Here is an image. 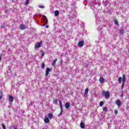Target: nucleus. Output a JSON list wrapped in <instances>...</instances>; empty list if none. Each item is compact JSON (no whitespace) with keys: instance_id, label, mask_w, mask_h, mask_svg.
<instances>
[{"instance_id":"nucleus-1","label":"nucleus","mask_w":129,"mask_h":129,"mask_svg":"<svg viewBox=\"0 0 129 129\" xmlns=\"http://www.w3.org/2000/svg\"><path fill=\"white\" fill-rule=\"evenodd\" d=\"M125 75L123 74L122 75V78L121 77H120L118 79V82L120 84H121V81H122V85L121 87V89L122 90L123 89V87H124V83L125 82Z\"/></svg>"},{"instance_id":"nucleus-2","label":"nucleus","mask_w":129,"mask_h":129,"mask_svg":"<svg viewBox=\"0 0 129 129\" xmlns=\"http://www.w3.org/2000/svg\"><path fill=\"white\" fill-rule=\"evenodd\" d=\"M102 95L105 96L106 99H108V98H109V96H110V94L108 91L105 92V91H103Z\"/></svg>"},{"instance_id":"nucleus-3","label":"nucleus","mask_w":129,"mask_h":129,"mask_svg":"<svg viewBox=\"0 0 129 129\" xmlns=\"http://www.w3.org/2000/svg\"><path fill=\"white\" fill-rule=\"evenodd\" d=\"M84 45V42L83 41H81L78 42V46L79 48H81V47H83Z\"/></svg>"},{"instance_id":"nucleus-4","label":"nucleus","mask_w":129,"mask_h":129,"mask_svg":"<svg viewBox=\"0 0 129 129\" xmlns=\"http://www.w3.org/2000/svg\"><path fill=\"white\" fill-rule=\"evenodd\" d=\"M41 46H42V42H40L37 44H36L35 45L34 48L35 49H37V48H40V47H41Z\"/></svg>"},{"instance_id":"nucleus-5","label":"nucleus","mask_w":129,"mask_h":129,"mask_svg":"<svg viewBox=\"0 0 129 129\" xmlns=\"http://www.w3.org/2000/svg\"><path fill=\"white\" fill-rule=\"evenodd\" d=\"M49 72H51V69L47 68L45 71V76H47L49 75Z\"/></svg>"},{"instance_id":"nucleus-6","label":"nucleus","mask_w":129,"mask_h":129,"mask_svg":"<svg viewBox=\"0 0 129 129\" xmlns=\"http://www.w3.org/2000/svg\"><path fill=\"white\" fill-rule=\"evenodd\" d=\"M119 33L120 34V35H123V34H124V29L123 28H120L119 29Z\"/></svg>"},{"instance_id":"nucleus-7","label":"nucleus","mask_w":129,"mask_h":129,"mask_svg":"<svg viewBox=\"0 0 129 129\" xmlns=\"http://www.w3.org/2000/svg\"><path fill=\"white\" fill-rule=\"evenodd\" d=\"M9 100L10 102H13L14 101V97L12 95L9 96Z\"/></svg>"},{"instance_id":"nucleus-8","label":"nucleus","mask_w":129,"mask_h":129,"mask_svg":"<svg viewBox=\"0 0 129 129\" xmlns=\"http://www.w3.org/2000/svg\"><path fill=\"white\" fill-rule=\"evenodd\" d=\"M99 81H100L101 84L104 83V78L103 77L100 78Z\"/></svg>"},{"instance_id":"nucleus-9","label":"nucleus","mask_w":129,"mask_h":129,"mask_svg":"<svg viewBox=\"0 0 129 129\" xmlns=\"http://www.w3.org/2000/svg\"><path fill=\"white\" fill-rule=\"evenodd\" d=\"M44 121L45 123H49V122H50V120L49 119V118L46 117L44 119Z\"/></svg>"},{"instance_id":"nucleus-10","label":"nucleus","mask_w":129,"mask_h":129,"mask_svg":"<svg viewBox=\"0 0 129 129\" xmlns=\"http://www.w3.org/2000/svg\"><path fill=\"white\" fill-rule=\"evenodd\" d=\"M56 62H57V59L53 60L52 63V66H54V67H56Z\"/></svg>"},{"instance_id":"nucleus-11","label":"nucleus","mask_w":129,"mask_h":129,"mask_svg":"<svg viewBox=\"0 0 129 129\" xmlns=\"http://www.w3.org/2000/svg\"><path fill=\"white\" fill-rule=\"evenodd\" d=\"M64 107H66V108L68 109L69 108V107H70V103L67 102L65 104Z\"/></svg>"},{"instance_id":"nucleus-12","label":"nucleus","mask_w":129,"mask_h":129,"mask_svg":"<svg viewBox=\"0 0 129 129\" xmlns=\"http://www.w3.org/2000/svg\"><path fill=\"white\" fill-rule=\"evenodd\" d=\"M47 116L49 118V119H52V118H53V114H52V113H48L47 114Z\"/></svg>"},{"instance_id":"nucleus-13","label":"nucleus","mask_w":129,"mask_h":129,"mask_svg":"<svg viewBox=\"0 0 129 129\" xmlns=\"http://www.w3.org/2000/svg\"><path fill=\"white\" fill-rule=\"evenodd\" d=\"M20 29L21 30H25L26 29V25L24 24L20 25Z\"/></svg>"},{"instance_id":"nucleus-14","label":"nucleus","mask_w":129,"mask_h":129,"mask_svg":"<svg viewBox=\"0 0 129 129\" xmlns=\"http://www.w3.org/2000/svg\"><path fill=\"white\" fill-rule=\"evenodd\" d=\"M116 104H117L118 106H120V105H121V102H120L119 100H117L116 101Z\"/></svg>"},{"instance_id":"nucleus-15","label":"nucleus","mask_w":129,"mask_h":129,"mask_svg":"<svg viewBox=\"0 0 129 129\" xmlns=\"http://www.w3.org/2000/svg\"><path fill=\"white\" fill-rule=\"evenodd\" d=\"M80 126L81 128H85V124L83 122H81Z\"/></svg>"},{"instance_id":"nucleus-16","label":"nucleus","mask_w":129,"mask_h":129,"mask_svg":"<svg viewBox=\"0 0 129 129\" xmlns=\"http://www.w3.org/2000/svg\"><path fill=\"white\" fill-rule=\"evenodd\" d=\"M54 15L56 17L59 16V11L56 10L54 11Z\"/></svg>"},{"instance_id":"nucleus-17","label":"nucleus","mask_w":129,"mask_h":129,"mask_svg":"<svg viewBox=\"0 0 129 129\" xmlns=\"http://www.w3.org/2000/svg\"><path fill=\"white\" fill-rule=\"evenodd\" d=\"M60 114H58V116H60V115L62 114V112H63V106L60 107Z\"/></svg>"},{"instance_id":"nucleus-18","label":"nucleus","mask_w":129,"mask_h":129,"mask_svg":"<svg viewBox=\"0 0 129 129\" xmlns=\"http://www.w3.org/2000/svg\"><path fill=\"white\" fill-rule=\"evenodd\" d=\"M87 94H88V88H86L85 89L84 95H86Z\"/></svg>"},{"instance_id":"nucleus-19","label":"nucleus","mask_w":129,"mask_h":129,"mask_svg":"<svg viewBox=\"0 0 129 129\" xmlns=\"http://www.w3.org/2000/svg\"><path fill=\"white\" fill-rule=\"evenodd\" d=\"M58 102V100L57 99L54 100L53 101V104H57V103Z\"/></svg>"},{"instance_id":"nucleus-20","label":"nucleus","mask_w":129,"mask_h":129,"mask_svg":"<svg viewBox=\"0 0 129 129\" xmlns=\"http://www.w3.org/2000/svg\"><path fill=\"white\" fill-rule=\"evenodd\" d=\"M41 68L42 69H44V68H45V63H42L41 64Z\"/></svg>"},{"instance_id":"nucleus-21","label":"nucleus","mask_w":129,"mask_h":129,"mask_svg":"<svg viewBox=\"0 0 129 129\" xmlns=\"http://www.w3.org/2000/svg\"><path fill=\"white\" fill-rule=\"evenodd\" d=\"M59 107H61L63 106V104H62V102L60 100H59Z\"/></svg>"},{"instance_id":"nucleus-22","label":"nucleus","mask_w":129,"mask_h":129,"mask_svg":"<svg viewBox=\"0 0 129 129\" xmlns=\"http://www.w3.org/2000/svg\"><path fill=\"white\" fill-rule=\"evenodd\" d=\"M107 107H104L103 109V111H107Z\"/></svg>"},{"instance_id":"nucleus-23","label":"nucleus","mask_w":129,"mask_h":129,"mask_svg":"<svg viewBox=\"0 0 129 129\" xmlns=\"http://www.w3.org/2000/svg\"><path fill=\"white\" fill-rule=\"evenodd\" d=\"M114 24H115V25H116V26H118V22L117 21V20H114Z\"/></svg>"},{"instance_id":"nucleus-24","label":"nucleus","mask_w":129,"mask_h":129,"mask_svg":"<svg viewBox=\"0 0 129 129\" xmlns=\"http://www.w3.org/2000/svg\"><path fill=\"white\" fill-rule=\"evenodd\" d=\"M104 102H103V101H101L100 103H99V105H100V106H102V105H103V104H104Z\"/></svg>"},{"instance_id":"nucleus-25","label":"nucleus","mask_w":129,"mask_h":129,"mask_svg":"<svg viewBox=\"0 0 129 129\" xmlns=\"http://www.w3.org/2000/svg\"><path fill=\"white\" fill-rule=\"evenodd\" d=\"M29 3H30V1L29 0H26V2L25 3V5H29Z\"/></svg>"},{"instance_id":"nucleus-26","label":"nucleus","mask_w":129,"mask_h":129,"mask_svg":"<svg viewBox=\"0 0 129 129\" xmlns=\"http://www.w3.org/2000/svg\"><path fill=\"white\" fill-rule=\"evenodd\" d=\"M2 127L3 129H6V125H5V124H2Z\"/></svg>"},{"instance_id":"nucleus-27","label":"nucleus","mask_w":129,"mask_h":129,"mask_svg":"<svg viewBox=\"0 0 129 129\" xmlns=\"http://www.w3.org/2000/svg\"><path fill=\"white\" fill-rule=\"evenodd\" d=\"M39 8H40V9H44V6L40 5L39 6Z\"/></svg>"},{"instance_id":"nucleus-28","label":"nucleus","mask_w":129,"mask_h":129,"mask_svg":"<svg viewBox=\"0 0 129 129\" xmlns=\"http://www.w3.org/2000/svg\"><path fill=\"white\" fill-rule=\"evenodd\" d=\"M44 55H45V53L42 52V53H41V57H43V56H44Z\"/></svg>"},{"instance_id":"nucleus-29","label":"nucleus","mask_w":129,"mask_h":129,"mask_svg":"<svg viewBox=\"0 0 129 129\" xmlns=\"http://www.w3.org/2000/svg\"><path fill=\"white\" fill-rule=\"evenodd\" d=\"M114 113H115V114H117V113H118L117 110H114Z\"/></svg>"},{"instance_id":"nucleus-30","label":"nucleus","mask_w":129,"mask_h":129,"mask_svg":"<svg viewBox=\"0 0 129 129\" xmlns=\"http://www.w3.org/2000/svg\"><path fill=\"white\" fill-rule=\"evenodd\" d=\"M1 28H2V29H4V28H6V26H5V25H2V26H1Z\"/></svg>"},{"instance_id":"nucleus-31","label":"nucleus","mask_w":129,"mask_h":129,"mask_svg":"<svg viewBox=\"0 0 129 129\" xmlns=\"http://www.w3.org/2000/svg\"><path fill=\"white\" fill-rule=\"evenodd\" d=\"M2 56H3V54H1V55H0V61H1V60H2Z\"/></svg>"},{"instance_id":"nucleus-32","label":"nucleus","mask_w":129,"mask_h":129,"mask_svg":"<svg viewBox=\"0 0 129 129\" xmlns=\"http://www.w3.org/2000/svg\"><path fill=\"white\" fill-rule=\"evenodd\" d=\"M30 105H31V106H32L33 105V103H30Z\"/></svg>"},{"instance_id":"nucleus-33","label":"nucleus","mask_w":129,"mask_h":129,"mask_svg":"<svg viewBox=\"0 0 129 129\" xmlns=\"http://www.w3.org/2000/svg\"><path fill=\"white\" fill-rule=\"evenodd\" d=\"M2 98H3V95H1L0 97V99H2Z\"/></svg>"},{"instance_id":"nucleus-34","label":"nucleus","mask_w":129,"mask_h":129,"mask_svg":"<svg viewBox=\"0 0 129 129\" xmlns=\"http://www.w3.org/2000/svg\"><path fill=\"white\" fill-rule=\"evenodd\" d=\"M44 19H45V20H47V17H44Z\"/></svg>"},{"instance_id":"nucleus-35","label":"nucleus","mask_w":129,"mask_h":129,"mask_svg":"<svg viewBox=\"0 0 129 129\" xmlns=\"http://www.w3.org/2000/svg\"><path fill=\"white\" fill-rule=\"evenodd\" d=\"M5 13H8V11L5 10Z\"/></svg>"},{"instance_id":"nucleus-36","label":"nucleus","mask_w":129,"mask_h":129,"mask_svg":"<svg viewBox=\"0 0 129 129\" xmlns=\"http://www.w3.org/2000/svg\"><path fill=\"white\" fill-rule=\"evenodd\" d=\"M121 97H123V95H121Z\"/></svg>"},{"instance_id":"nucleus-37","label":"nucleus","mask_w":129,"mask_h":129,"mask_svg":"<svg viewBox=\"0 0 129 129\" xmlns=\"http://www.w3.org/2000/svg\"><path fill=\"white\" fill-rule=\"evenodd\" d=\"M14 129H18L17 127H15Z\"/></svg>"}]
</instances>
